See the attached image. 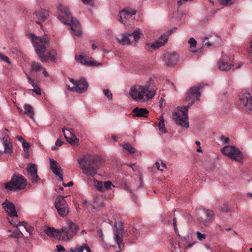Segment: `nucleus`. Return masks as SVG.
<instances>
[{
	"instance_id": "f257e3e1",
	"label": "nucleus",
	"mask_w": 252,
	"mask_h": 252,
	"mask_svg": "<svg viewBox=\"0 0 252 252\" xmlns=\"http://www.w3.org/2000/svg\"><path fill=\"white\" fill-rule=\"evenodd\" d=\"M36 54L42 62L49 61L55 63L60 58V55L55 50H51L45 54L49 47V38L47 36L37 37L33 34L29 35Z\"/></svg>"
},
{
	"instance_id": "f03ea898",
	"label": "nucleus",
	"mask_w": 252,
	"mask_h": 252,
	"mask_svg": "<svg viewBox=\"0 0 252 252\" xmlns=\"http://www.w3.org/2000/svg\"><path fill=\"white\" fill-rule=\"evenodd\" d=\"M77 161L83 173L90 176L96 175L97 170L104 163V160L101 157L90 154L84 155L81 158H78Z\"/></svg>"
},
{
	"instance_id": "7ed1b4c3",
	"label": "nucleus",
	"mask_w": 252,
	"mask_h": 252,
	"mask_svg": "<svg viewBox=\"0 0 252 252\" xmlns=\"http://www.w3.org/2000/svg\"><path fill=\"white\" fill-rule=\"evenodd\" d=\"M153 82L150 78L144 85L132 86L129 90V95L133 99L142 102L152 99L156 94V89L152 86Z\"/></svg>"
},
{
	"instance_id": "20e7f679",
	"label": "nucleus",
	"mask_w": 252,
	"mask_h": 252,
	"mask_svg": "<svg viewBox=\"0 0 252 252\" xmlns=\"http://www.w3.org/2000/svg\"><path fill=\"white\" fill-rule=\"evenodd\" d=\"M58 18L63 23L70 26L71 30L75 35L80 36L82 33L80 24L70 15L67 7L60 3L57 6Z\"/></svg>"
},
{
	"instance_id": "39448f33",
	"label": "nucleus",
	"mask_w": 252,
	"mask_h": 252,
	"mask_svg": "<svg viewBox=\"0 0 252 252\" xmlns=\"http://www.w3.org/2000/svg\"><path fill=\"white\" fill-rule=\"evenodd\" d=\"M189 108L190 105L179 106L174 110L173 118L177 125L186 128L189 127L188 112Z\"/></svg>"
},
{
	"instance_id": "423d86ee",
	"label": "nucleus",
	"mask_w": 252,
	"mask_h": 252,
	"mask_svg": "<svg viewBox=\"0 0 252 252\" xmlns=\"http://www.w3.org/2000/svg\"><path fill=\"white\" fill-rule=\"evenodd\" d=\"M26 185V180L22 175L14 174L11 180L5 184V189L7 191H18L24 189Z\"/></svg>"
},
{
	"instance_id": "0eeeda50",
	"label": "nucleus",
	"mask_w": 252,
	"mask_h": 252,
	"mask_svg": "<svg viewBox=\"0 0 252 252\" xmlns=\"http://www.w3.org/2000/svg\"><path fill=\"white\" fill-rule=\"evenodd\" d=\"M66 223L68 228L63 227L60 229L59 240L67 241L77 234L78 227L70 220H66Z\"/></svg>"
},
{
	"instance_id": "6e6552de",
	"label": "nucleus",
	"mask_w": 252,
	"mask_h": 252,
	"mask_svg": "<svg viewBox=\"0 0 252 252\" xmlns=\"http://www.w3.org/2000/svg\"><path fill=\"white\" fill-rule=\"evenodd\" d=\"M214 213L211 210L200 208L197 212V220L200 224L209 226L214 220Z\"/></svg>"
},
{
	"instance_id": "1a4fd4ad",
	"label": "nucleus",
	"mask_w": 252,
	"mask_h": 252,
	"mask_svg": "<svg viewBox=\"0 0 252 252\" xmlns=\"http://www.w3.org/2000/svg\"><path fill=\"white\" fill-rule=\"evenodd\" d=\"M66 196H59L55 201V206L59 213L62 217H66L69 213V207L65 197Z\"/></svg>"
},
{
	"instance_id": "9d476101",
	"label": "nucleus",
	"mask_w": 252,
	"mask_h": 252,
	"mask_svg": "<svg viewBox=\"0 0 252 252\" xmlns=\"http://www.w3.org/2000/svg\"><path fill=\"white\" fill-rule=\"evenodd\" d=\"M69 81L72 84L71 86L70 85H66L69 90L73 92L82 93L87 90L88 85L84 79H80L76 81H74L73 79L70 78Z\"/></svg>"
},
{
	"instance_id": "9b49d317",
	"label": "nucleus",
	"mask_w": 252,
	"mask_h": 252,
	"mask_svg": "<svg viewBox=\"0 0 252 252\" xmlns=\"http://www.w3.org/2000/svg\"><path fill=\"white\" fill-rule=\"evenodd\" d=\"M200 88V86H194L189 90L185 97V99L189 102L188 105H190V107L195 100L199 99L201 95Z\"/></svg>"
},
{
	"instance_id": "f8f14e48",
	"label": "nucleus",
	"mask_w": 252,
	"mask_h": 252,
	"mask_svg": "<svg viewBox=\"0 0 252 252\" xmlns=\"http://www.w3.org/2000/svg\"><path fill=\"white\" fill-rule=\"evenodd\" d=\"M239 100L241 103L245 106L246 110L252 113V97L251 94L245 92L239 95Z\"/></svg>"
},
{
	"instance_id": "ddd939ff",
	"label": "nucleus",
	"mask_w": 252,
	"mask_h": 252,
	"mask_svg": "<svg viewBox=\"0 0 252 252\" xmlns=\"http://www.w3.org/2000/svg\"><path fill=\"white\" fill-rule=\"evenodd\" d=\"M235 59L234 56H230L228 59L222 58L218 62V67L219 69L223 71H228L234 66V63L231 61Z\"/></svg>"
},
{
	"instance_id": "4468645a",
	"label": "nucleus",
	"mask_w": 252,
	"mask_h": 252,
	"mask_svg": "<svg viewBox=\"0 0 252 252\" xmlns=\"http://www.w3.org/2000/svg\"><path fill=\"white\" fill-rule=\"evenodd\" d=\"M123 229L120 227L117 228L115 225V229L114 230V239L117 242L118 247L120 250L124 249L125 245L123 242Z\"/></svg>"
},
{
	"instance_id": "2eb2a0df",
	"label": "nucleus",
	"mask_w": 252,
	"mask_h": 252,
	"mask_svg": "<svg viewBox=\"0 0 252 252\" xmlns=\"http://www.w3.org/2000/svg\"><path fill=\"white\" fill-rule=\"evenodd\" d=\"M50 167L52 172L59 177L60 181H63V171L59 164L52 158H49Z\"/></svg>"
},
{
	"instance_id": "dca6fc26",
	"label": "nucleus",
	"mask_w": 252,
	"mask_h": 252,
	"mask_svg": "<svg viewBox=\"0 0 252 252\" xmlns=\"http://www.w3.org/2000/svg\"><path fill=\"white\" fill-rule=\"evenodd\" d=\"M136 14V10L131 9H125L120 12V21L125 25L132 18V17Z\"/></svg>"
},
{
	"instance_id": "f3484780",
	"label": "nucleus",
	"mask_w": 252,
	"mask_h": 252,
	"mask_svg": "<svg viewBox=\"0 0 252 252\" xmlns=\"http://www.w3.org/2000/svg\"><path fill=\"white\" fill-rule=\"evenodd\" d=\"M3 146L4 147V151L0 150V155L4 153L11 154L13 152V144L12 142L7 135H3L2 137L0 138Z\"/></svg>"
},
{
	"instance_id": "a211bd4d",
	"label": "nucleus",
	"mask_w": 252,
	"mask_h": 252,
	"mask_svg": "<svg viewBox=\"0 0 252 252\" xmlns=\"http://www.w3.org/2000/svg\"><path fill=\"white\" fill-rule=\"evenodd\" d=\"M48 16V12L41 9L34 12L33 14V18L37 24H40L41 22L46 20Z\"/></svg>"
},
{
	"instance_id": "6ab92c4d",
	"label": "nucleus",
	"mask_w": 252,
	"mask_h": 252,
	"mask_svg": "<svg viewBox=\"0 0 252 252\" xmlns=\"http://www.w3.org/2000/svg\"><path fill=\"white\" fill-rule=\"evenodd\" d=\"M221 153L230 158L236 160V148L234 146H225L221 149Z\"/></svg>"
},
{
	"instance_id": "aec40b11",
	"label": "nucleus",
	"mask_w": 252,
	"mask_h": 252,
	"mask_svg": "<svg viewBox=\"0 0 252 252\" xmlns=\"http://www.w3.org/2000/svg\"><path fill=\"white\" fill-rule=\"evenodd\" d=\"M2 206L4 210L11 217H17V213L15 210L14 204L8 201L7 199L2 204Z\"/></svg>"
},
{
	"instance_id": "412c9836",
	"label": "nucleus",
	"mask_w": 252,
	"mask_h": 252,
	"mask_svg": "<svg viewBox=\"0 0 252 252\" xmlns=\"http://www.w3.org/2000/svg\"><path fill=\"white\" fill-rule=\"evenodd\" d=\"M168 39L166 34L161 35L155 42L148 43L147 45L152 48L156 50L164 45Z\"/></svg>"
},
{
	"instance_id": "4be33fe9",
	"label": "nucleus",
	"mask_w": 252,
	"mask_h": 252,
	"mask_svg": "<svg viewBox=\"0 0 252 252\" xmlns=\"http://www.w3.org/2000/svg\"><path fill=\"white\" fill-rule=\"evenodd\" d=\"M27 170L31 175L32 181V182H37L39 178L37 175V166L33 163H30L28 164Z\"/></svg>"
},
{
	"instance_id": "5701e85b",
	"label": "nucleus",
	"mask_w": 252,
	"mask_h": 252,
	"mask_svg": "<svg viewBox=\"0 0 252 252\" xmlns=\"http://www.w3.org/2000/svg\"><path fill=\"white\" fill-rule=\"evenodd\" d=\"M179 56L175 53H170L167 55L165 59L166 64L169 66L174 65L178 61Z\"/></svg>"
},
{
	"instance_id": "b1692460",
	"label": "nucleus",
	"mask_w": 252,
	"mask_h": 252,
	"mask_svg": "<svg viewBox=\"0 0 252 252\" xmlns=\"http://www.w3.org/2000/svg\"><path fill=\"white\" fill-rule=\"evenodd\" d=\"M63 132L67 141L71 144L75 145L79 142V139L68 130L63 129Z\"/></svg>"
},
{
	"instance_id": "393cba45",
	"label": "nucleus",
	"mask_w": 252,
	"mask_h": 252,
	"mask_svg": "<svg viewBox=\"0 0 252 252\" xmlns=\"http://www.w3.org/2000/svg\"><path fill=\"white\" fill-rule=\"evenodd\" d=\"M133 117L147 118L149 114V111L144 108L136 107L132 110Z\"/></svg>"
},
{
	"instance_id": "a878e982",
	"label": "nucleus",
	"mask_w": 252,
	"mask_h": 252,
	"mask_svg": "<svg viewBox=\"0 0 252 252\" xmlns=\"http://www.w3.org/2000/svg\"><path fill=\"white\" fill-rule=\"evenodd\" d=\"M31 69L32 71L38 72L39 71H43V74L44 76H48V73L45 70V69L42 66V65L37 62L32 61L31 64Z\"/></svg>"
},
{
	"instance_id": "bb28decb",
	"label": "nucleus",
	"mask_w": 252,
	"mask_h": 252,
	"mask_svg": "<svg viewBox=\"0 0 252 252\" xmlns=\"http://www.w3.org/2000/svg\"><path fill=\"white\" fill-rule=\"evenodd\" d=\"M129 33H123L117 37L118 42L122 45H129L131 44V41L129 38Z\"/></svg>"
},
{
	"instance_id": "cd10ccee",
	"label": "nucleus",
	"mask_w": 252,
	"mask_h": 252,
	"mask_svg": "<svg viewBox=\"0 0 252 252\" xmlns=\"http://www.w3.org/2000/svg\"><path fill=\"white\" fill-rule=\"evenodd\" d=\"M75 60L77 62L80 63L82 64L87 65H95V63L94 61H91L89 59H87L82 55L76 56Z\"/></svg>"
},
{
	"instance_id": "c85d7f7f",
	"label": "nucleus",
	"mask_w": 252,
	"mask_h": 252,
	"mask_svg": "<svg viewBox=\"0 0 252 252\" xmlns=\"http://www.w3.org/2000/svg\"><path fill=\"white\" fill-rule=\"evenodd\" d=\"M10 222L11 224L15 226L17 228H18L17 230L20 233L21 236L23 235L25 232H28V229L25 225L26 222L24 221L22 222H18L17 223L10 221Z\"/></svg>"
},
{
	"instance_id": "c756f323",
	"label": "nucleus",
	"mask_w": 252,
	"mask_h": 252,
	"mask_svg": "<svg viewBox=\"0 0 252 252\" xmlns=\"http://www.w3.org/2000/svg\"><path fill=\"white\" fill-rule=\"evenodd\" d=\"M60 229H56L52 227H49L46 230L47 235L55 237L59 239Z\"/></svg>"
},
{
	"instance_id": "7c9ffc66",
	"label": "nucleus",
	"mask_w": 252,
	"mask_h": 252,
	"mask_svg": "<svg viewBox=\"0 0 252 252\" xmlns=\"http://www.w3.org/2000/svg\"><path fill=\"white\" fill-rule=\"evenodd\" d=\"M84 250H85L87 252H91L90 248L86 244H84L81 246H76L73 249L71 250V252H83Z\"/></svg>"
},
{
	"instance_id": "2f4dec72",
	"label": "nucleus",
	"mask_w": 252,
	"mask_h": 252,
	"mask_svg": "<svg viewBox=\"0 0 252 252\" xmlns=\"http://www.w3.org/2000/svg\"><path fill=\"white\" fill-rule=\"evenodd\" d=\"M92 205L94 209H100L103 207V203L102 198L98 197L94 198Z\"/></svg>"
},
{
	"instance_id": "473e14b6",
	"label": "nucleus",
	"mask_w": 252,
	"mask_h": 252,
	"mask_svg": "<svg viewBox=\"0 0 252 252\" xmlns=\"http://www.w3.org/2000/svg\"><path fill=\"white\" fill-rule=\"evenodd\" d=\"M24 113L29 116L32 119H33L34 112L32 107L29 104L24 106Z\"/></svg>"
},
{
	"instance_id": "72a5a7b5",
	"label": "nucleus",
	"mask_w": 252,
	"mask_h": 252,
	"mask_svg": "<svg viewBox=\"0 0 252 252\" xmlns=\"http://www.w3.org/2000/svg\"><path fill=\"white\" fill-rule=\"evenodd\" d=\"M158 128L159 131L163 133L167 132L166 129L165 127L164 120L162 116H160L159 119Z\"/></svg>"
},
{
	"instance_id": "f704fd0d",
	"label": "nucleus",
	"mask_w": 252,
	"mask_h": 252,
	"mask_svg": "<svg viewBox=\"0 0 252 252\" xmlns=\"http://www.w3.org/2000/svg\"><path fill=\"white\" fill-rule=\"evenodd\" d=\"M142 32L140 29L136 30L134 31L133 32L129 33V36H133L135 41V42L136 43L138 41L140 36L142 35Z\"/></svg>"
},
{
	"instance_id": "c9c22d12",
	"label": "nucleus",
	"mask_w": 252,
	"mask_h": 252,
	"mask_svg": "<svg viewBox=\"0 0 252 252\" xmlns=\"http://www.w3.org/2000/svg\"><path fill=\"white\" fill-rule=\"evenodd\" d=\"M120 145L122 146L124 149L127 151L130 154H134L135 152L134 147L129 143H126L124 144H121Z\"/></svg>"
},
{
	"instance_id": "e433bc0d",
	"label": "nucleus",
	"mask_w": 252,
	"mask_h": 252,
	"mask_svg": "<svg viewBox=\"0 0 252 252\" xmlns=\"http://www.w3.org/2000/svg\"><path fill=\"white\" fill-rule=\"evenodd\" d=\"M247 156L246 153H243L237 149V162L242 163L244 161V159L246 158Z\"/></svg>"
},
{
	"instance_id": "4c0bfd02",
	"label": "nucleus",
	"mask_w": 252,
	"mask_h": 252,
	"mask_svg": "<svg viewBox=\"0 0 252 252\" xmlns=\"http://www.w3.org/2000/svg\"><path fill=\"white\" fill-rule=\"evenodd\" d=\"M94 182L95 188L99 191L104 192L103 182L96 180H94Z\"/></svg>"
},
{
	"instance_id": "58836bf2",
	"label": "nucleus",
	"mask_w": 252,
	"mask_h": 252,
	"mask_svg": "<svg viewBox=\"0 0 252 252\" xmlns=\"http://www.w3.org/2000/svg\"><path fill=\"white\" fill-rule=\"evenodd\" d=\"M219 3L223 6H228L234 3L235 0H218Z\"/></svg>"
},
{
	"instance_id": "ea45409f",
	"label": "nucleus",
	"mask_w": 252,
	"mask_h": 252,
	"mask_svg": "<svg viewBox=\"0 0 252 252\" xmlns=\"http://www.w3.org/2000/svg\"><path fill=\"white\" fill-rule=\"evenodd\" d=\"M112 187H114V186L112 184L111 182L106 181L103 182L104 191L110 189Z\"/></svg>"
},
{
	"instance_id": "a19ab883",
	"label": "nucleus",
	"mask_w": 252,
	"mask_h": 252,
	"mask_svg": "<svg viewBox=\"0 0 252 252\" xmlns=\"http://www.w3.org/2000/svg\"><path fill=\"white\" fill-rule=\"evenodd\" d=\"M156 165L157 169L161 171H163L164 169L166 168V164L163 162H162L161 165H160V163L158 161H157L156 162Z\"/></svg>"
},
{
	"instance_id": "79ce46f5",
	"label": "nucleus",
	"mask_w": 252,
	"mask_h": 252,
	"mask_svg": "<svg viewBox=\"0 0 252 252\" xmlns=\"http://www.w3.org/2000/svg\"><path fill=\"white\" fill-rule=\"evenodd\" d=\"M196 234L197 238L200 241H202L203 240L205 239L206 238V235L205 234H202L198 231H196Z\"/></svg>"
},
{
	"instance_id": "37998d69",
	"label": "nucleus",
	"mask_w": 252,
	"mask_h": 252,
	"mask_svg": "<svg viewBox=\"0 0 252 252\" xmlns=\"http://www.w3.org/2000/svg\"><path fill=\"white\" fill-rule=\"evenodd\" d=\"M9 237L11 238H19L21 237L20 235V233L17 230H15L13 233L11 234L10 235H9Z\"/></svg>"
},
{
	"instance_id": "c03bdc74",
	"label": "nucleus",
	"mask_w": 252,
	"mask_h": 252,
	"mask_svg": "<svg viewBox=\"0 0 252 252\" xmlns=\"http://www.w3.org/2000/svg\"><path fill=\"white\" fill-rule=\"evenodd\" d=\"M188 43L190 45V48L192 47H195L197 44L196 41L193 37L189 38Z\"/></svg>"
},
{
	"instance_id": "a18cd8bd",
	"label": "nucleus",
	"mask_w": 252,
	"mask_h": 252,
	"mask_svg": "<svg viewBox=\"0 0 252 252\" xmlns=\"http://www.w3.org/2000/svg\"><path fill=\"white\" fill-rule=\"evenodd\" d=\"M22 147L25 152H27L29 151V149L30 148V145L29 143L26 141L24 142L22 144Z\"/></svg>"
},
{
	"instance_id": "49530a36",
	"label": "nucleus",
	"mask_w": 252,
	"mask_h": 252,
	"mask_svg": "<svg viewBox=\"0 0 252 252\" xmlns=\"http://www.w3.org/2000/svg\"><path fill=\"white\" fill-rule=\"evenodd\" d=\"M103 93L109 99L111 100L112 99V94L110 92V91L108 89L104 90Z\"/></svg>"
},
{
	"instance_id": "de8ad7c7",
	"label": "nucleus",
	"mask_w": 252,
	"mask_h": 252,
	"mask_svg": "<svg viewBox=\"0 0 252 252\" xmlns=\"http://www.w3.org/2000/svg\"><path fill=\"white\" fill-rule=\"evenodd\" d=\"M208 39H209V37H206L205 38L204 42H205V45H207L208 46H211L214 45L216 44L215 41H212V42H211L210 41H206V40H208Z\"/></svg>"
},
{
	"instance_id": "09e8293b",
	"label": "nucleus",
	"mask_w": 252,
	"mask_h": 252,
	"mask_svg": "<svg viewBox=\"0 0 252 252\" xmlns=\"http://www.w3.org/2000/svg\"><path fill=\"white\" fill-rule=\"evenodd\" d=\"M172 248L173 252H181L180 246L178 244H175V245L173 244Z\"/></svg>"
},
{
	"instance_id": "8fccbe9b",
	"label": "nucleus",
	"mask_w": 252,
	"mask_h": 252,
	"mask_svg": "<svg viewBox=\"0 0 252 252\" xmlns=\"http://www.w3.org/2000/svg\"><path fill=\"white\" fill-rule=\"evenodd\" d=\"M220 140L223 144H225L229 143V139L228 137H225L224 135H221L220 137Z\"/></svg>"
},
{
	"instance_id": "3c124183",
	"label": "nucleus",
	"mask_w": 252,
	"mask_h": 252,
	"mask_svg": "<svg viewBox=\"0 0 252 252\" xmlns=\"http://www.w3.org/2000/svg\"><path fill=\"white\" fill-rule=\"evenodd\" d=\"M31 90L34 93H35L36 94L40 95L41 94V91L39 86H35L34 88L31 89Z\"/></svg>"
},
{
	"instance_id": "603ef678",
	"label": "nucleus",
	"mask_w": 252,
	"mask_h": 252,
	"mask_svg": "<svg viewBox=\"0 0 252 252\" xmlns=\"http://www.w3.org/2000/svg\"><path fill=\"white\" fill-rule=\"evenodd\" d=\"M210 38V41L212 42V41H215L216 44L220 40V38L216 36V35H210L209 37V39Z\"/></svg>"
},
{
	"instance_id": "864d4df0",
	"label": "nucleus",
	"mask_w": 252,
	"mask_h": 252,
	"mask_svg": "<svg viewBox=\"0 0 252 252\" xmlns=\"http://www.w3.org/2000/svg\"><path fill=\"white\" fill-rule=\"evenodd\" d=\"M0 59L3 62L10 63L8 57L2 54H0Z\"/></svg>"
},
{
	"instance_id": "5fc2aeb1",
	"label": "nucleus",
	"mask_w": 252,
	"mask_h": 252,
	"mask_svg": "<svg viewBox=\"0 0 252 252\" xmlns=\"http://www.w3.org/2000/svg\"><path fill=\"white\" fill-rule=\"evenodd\" d=\"M26 76L27 77L28 82L31 84L32 85H34L36 83V81L34 79H32L28 74H26Z\"/></svg>"
},
{
	"instance_id": "6e6d98bb",
	"label": "nucleus",
	"mask_w": 252,
	"mask_h": 252,
	"mask_svg": "<svg viewBox=\"0 0 252 252\" xmlns=\"http://www.w3.org/2000/svg\"><path fill=\"white\" fill-rule=\"evenodd\" d=\"M82 2L86 4H89L91 6L94 5V1L93 0H82Z\"/></svg>"
},
{
	"instance_id": "4d7b16f0",
	"label": "nucleus",
	"mask_w": 252,
	"mask_h": 252,
	"mask_svg": "<svg viewBox=\"0 0 252 252\" xmlns=\"http://www.w3.org/2000/svg\"><path fill=\"white\" fill-rule=\"evenodd\" d=\"M58 252H64L65 251L64 248L61 245H57L56 246Z\"/></svg>"
},
{
	"instance_id": "13d9d810",
	"label": "nucleus",
	"mask_w": 252,
	"mask_h": 252,
	"mask_svg": "<svg viewBox=\"0 0 252 252\" xmlns=\"http://www.w3.org/2000/svg\"><path fill=\"white\" fill-rule=\"evenodd\" d=\"M63 144V142L59 139H57L56 142V146L60 147Z\"/></svg>"
},
{
	"instance_id": "bf43d9fd",
	"label": "nucleus",
	"mask_w": 252,
	"mask_h": 252,
	"mask_svg": "<svg viewBox=\"0 0 252 252\" xmlns=\"http://www.w3.org/2000/svg\"><path fill=\"white\" fill-rule=\"evenodd\" d=\"M173 226H174V230H175V232H177V225H176V220L175 218H173Z\"/></svg>"
},
{
	"instance_id": "052dcab7",
	"label": "nucleus",
	"mask_w": 252,
	"mask_h": 252,
	"mask_svg": "<svg viewBox=\"0 0 252 252\" xmlns=\"http://www.w3.org/2000/svg\"><path fill=\"white\" fill-rule=\"evenodd\" d=\"M17 138L19 141H20L22 143V144L26 141L25 139L23 138V137L21 136H17Z\"/></svg>"
},
{
	"instance_id": "680f3d73",
	"label": "nucleus",
	"mask_w": 252,
	"mask_h": 252,
	"mask_svg": "<svg viewBox=\"0 0 252 252\" xmlns=\"http://www.w3.org/2000/svg\"><path fill=\"white\" fill-rule=\"evenodd\" d=\"M39 86V82L38 81H36V83L34 85H32V86L33 88L35 87V86Z\"/></svg>"
},
{
	"instance_id": "e2e57ef3",
	"label": "nucleus",
	"mask_w": 252,
	"mask_h": 252,
	"mask_svg": "<svg viewBox=\"0 0 252 252\" xmlns=\"http://www.w3.org/2000/svg\"><path fill=\"white\" fill-rule=\"evenodd\" d=\"M73 183L72 182H69L67 183V184H66V186L67 187H71L72 186H73Z\"/></svg>"
},
{
	"instance_id": "0e129e2a",
	"label": "nucleus",
	"mask_w": 252,
	"mask_h": 252,
	"mask_svg": "<svg viewBox=\"0 0 252 252\" xmlns=\"http://www.w3.org/2000/svg\"><path fill=\"white\" fill-rule=\"evenodd\" d=\"M193 244H194V243L190 244L188 246H186L185 248L188 249V248H191L193 246Z\"/></svg>"
},
{
	"instance_id": "69168bd1",
	"label": "nucleus",
	"mask_w": 252,
	"mask_h": 252,
	"mask_svg": "<svg viewBox=\"0 0 252 252\" xmlns=\"http://www.w3.org/2000/svg\"><path fill=\"white\" fill-rule=\"evenodd\" d=\"M29 151L27 152H25V158H28L29 157Z\"/></svg>"
},
{
	"instance_id": "338daca9",
	"label": "nucleus",
	"mask_w": 252,
	"mask_h": 252,
	"mask_svg": "<svg viewBox=\"0 0 252 252\" xmlns=\"http://www.w3.org/2000/svg\"><path fill=\"white\" fill-rule=\"evenodd\" d=\"M182 0H179V1H178V2H177V3H178V5L179 6H181V5L182 4V3H183V2H182Z\"/></svg>"
},
{
	"instance_id": "774afa93",
	"label": "nucleus",
	"mask_w": 252,
	"mask_h": 252,
	"mask_svg": "<svg viewBox=\"0 0 252 252\" xmlns=\"http://www.w3.org/2000/svg\"><path fill=\"white\" fill-rule=\"evenodd\" d=\"M96 46L94 44H93L92 46V48L93 49V50H95L96 48Z\"/></svg>"
}]
</instances>
